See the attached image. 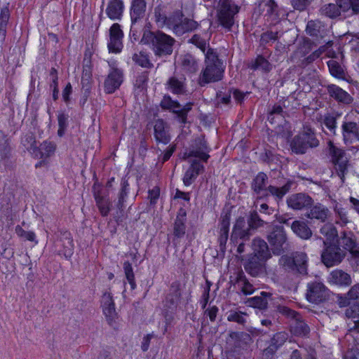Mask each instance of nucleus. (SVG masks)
Instances as JSON below:
<instances>
[{"mask_svg": "<svg viewBox=\"0 0 359 359\" xmlns=\"http://www.w3.org/2000/svg\"><path fill=\"white\" fill-rule=\"evenodd\" d=\"M306 32L318 42L324 39L330 33L325 24H306Z\"/></svg>", "mask_w": 359, "mask_h": 359, "instance_id": "30", "label": "nucleus"}, {"mask_svg": "<svg viewBox=\"0 0 359 359\" xmlns=\"http://www.w3.org/2000/svg\"><path fill=\"white\" fill-rule=\"evenodd\" d=\"M338 243L339 246H342L343 248L341 249L344 250L346 252V250L351 252L355 247V241L351 237L347 236L346 234H344V236L340 237L338 241Z\"/></svg>", "mask_w": 359, "mask_h": 359, "instance_id": "58", "label": "nucleus"}, {"mask_svg": "<svg viewBox=\"0 0 359 359\" xmlns=\"http://www.w3.org/2000/svg\"><path fill=\"white\" fill-rule=\"evenodd\" d=\"M284 111L283 109V107L279 104H274L271 109L269 111L268 114V121L273 123H274L275 116H280L281 118H283Z\"/></svg>", "mask_w": 359, "mask_h": 359, "instance_id": "62", "label": "nucleus"}, {"mask_svg": "<svg viewBox=\"0 0 359 359\" xmlns=\"http://www.w3.org/2000/svg\"><path fill=\"white\" fill-rule=\"evenodd\" d=\"M279 265L285 271L293 274L305 276L308 273V257L303 252H294L290 255L281 256Z\"/></svg>", "mask_w": 359, "mask_h": 359, "instance_id": "5", "label": "nucleus"}, {"mask_svg": "<svg viewBox=\"0 0 359 359\" xmlns=\"http://www.w3.org/2000/svg\"><path fill=\"white\" fill-rule=\"evenodd\" d=\"M132 60L135 64L143 68L151 69L154 67L153 63L149 60V55L144 51L134 53Z\"/></svg>", "mask_w": 359, "mask_h": 359, "instance_id": "45", "label": "nucleus"}, {"mask_svg": "<svg viewBox=\"0 0 359 359\" xmlns=\"http://www.w3.org/2000/svg\"><path fill=\"white\" fill-rule=\"evenodd\" d=\"M190 166L185 172L183 177V183L185 186H190L197 178V177L205 171L204 165L197 159H190L188 161Z\"/></svg>", "mask_w": 359, "mask_h": 359, "instance_id": "21", "label": "nucleus"}, {"mask_svg": "<svg viewBox=\"0 0 359 359\" xmlns=\"http://www.w3.org/2000/svg\"><path fill=\"white\" fill-rule=\"evenodd\" d=\"M189 43H191L195 45L197 48H198L203 53L205 54L206 46L208 44L206 40L203 39L198 34H194L189 40Z\"/></svg>", "mask_w": 359, "mask_h": 359, "instance_id": "61", "label": "nucleus"}, {"mask_svg": "<svg viewBox=\"0 0 359 359\" xmlns=\"http://www.w3.org/2000/svg\"><path fill=\"white\" fill-rule=\"evenodd\" d=\"M236 283L240 287L241 292L245 295L251 294L255 291L253 285L249 282L242 271L238 272Z\"/></svg>", "mask_w": 359, "mask_h": 359, "instance_id": "44", "label": "nucleus"}, {"mask_svg": "<svg viewBox=\"0 0 359 359\" xmlns=\"http://www.w3.org/2000/svg\"><path fill=\"white\" fill-rule=\"evenodd\" d=\"M210 147L208 146L204 137H199L194 140L189 148L183 155V159H197L203 163L208 162L210 158Z\"/></svg>", "mask_w": 359, "mask_h": 359, "instance_id": "8", "label": "nucleus"}, {"mask_svg": "<svg viewBox=\"0 0 359 359\" xmlns=\"http://www.w3.org/2000/svg\"><path fill=\"white\" fill-rule=\"evenodd\" d=\"M126 199L118 196V200L116 202L115 206L116 208V212L114 214V218L115 221L118 223L122 221L123 216V212L125 209V202Z\"/></svg>", "mask_w": 359, "mask_h": 359, "instance_id": "56", "label": "nucleus"}, {"mask_svg": "<svg viewBox=\"0 0 359 359\" xmlns=\"http://www.w3.org/2000/svg\"><path fill=\"white\" fill-rule=\"evenodd\" d=\"M123 268L126 278L130 285L131 290H135L136 288V283L132 264L128 261H126L123 263Z\"/></svg>", "mask_w": 359, "mask_h": 359, "instance_id": "50", "label": "nucleus"}, {"mask_svg": "<svg viewBox=\"0 0 359 359\" xmlns=\"http://www.w3.org/2000/svg\"><path fill=\"white\" fill-rule=\"evenodd\" d=\"M247 313L242 311L231 310L227 313V320L229 322L237 323L239 325H244L246 323L245 316Z\"/></svg>", "mask_w": 359, "mask_h": 359, "instance_id": "51", "label": "nucleus"}, {"mask_svg": "<svg viewBox=\"0 0 359 359\" xmlns=\"http://www.w3.org/2000/svg\"><path fill=\"white\" fill-rule=\"evenodd\" d=\"M55 142L45 140L39 147L34 149L32 156L36 158L46 159L55 153Z\"/></svg>", "mask_w": 359, "mask_h": 359, "instance_id": "29", "label": "nucleus"}, {"mask_svg": "<svg viewBox=\"0 0 359 359\" xmlns=\"http://www.w3.org/2000/svg\"><path fill=\"white\" fill-rule=\"evenodd\" d=\"M252 234V231L247 226L245 218L239 217L233 226L230 244L237 247V252L241 254L245 252V242L250 240Z\"/></svg>", "mask_w": 359, "mask_h": 359, "instance_id": "6", "label": "nucleus"}, {"mask_svg": "<svg viewBox=\"0 0 359 359\" xmlns=\"http://www.w3.org/2000/svg\"><path fill=\"white\" fill-rule=\"evenodd\" d=\"M266 239L274 255H280L287 248V236L283 226H273L269 231Z\"/></svg>", "mask_w": 359, "mask_h": 359, "instance_id": "10", "label": "nucleus"}, {"mask_svg": "<svg viewBox=\"0 0 359 359\" xmlns=\"http://www.w3.org/2000/svg\"><path fill=\"white\" fill-rule=\"evenodd\" d=\"M145 45H150L156 56L163 57L172 53L175 40L161 32L147 33L144 37Z\"/></svg>", "mask_w": 359, "mask_h": 359, "instance_id": "4", "label": "nucleus"}, {"mask_svg": "<svg viewBox=\"0 0 359 359\" xmlns=\"http://www.w3.org/2000/svg\"><path fill=\"white\" fill-rule=\"evenodd\" d=\"M106 11L111 20H120L123 11V1L121 0H110Z\"/></svg>", "mask_w": 359, "mask_h": 359, "instance_id": "37", "label": "nucleus"}, {"mask_svg": "<svg viewBox=\"0 0 359 359\" xmlns=\"http://www.w3.org/2000/svg\"><path fill=\"white\" fill-rule=\"evenodd\" d=\"M351 276L341 269L333 270L329 275L328 282L339 286H348L351 283Z\"/></svg>", "mask_w": 359, "mask_h": 359, "instance_id": "32", "label": "nucleus"}, {"mask_svg": "<svg viewBox=\"0 0 359 359\" xmlns=\"http://www.w3.org/2000/svg\"><path fill=\"white\" fill-rule=\"evenodd\" d=\"M265 222L261 219L257 211L250 212L247 226L250 228L251 231L263 226Z\"/></svg>", "mask_w": 359, "mask_h": 359, "instance_id": "48", "label": "nucleus"}, {"mask_svg": "<svg viewBox=\"0 0 359 359\" xmlns=\"http://www.w3.org/2000/svg\"><path fill=\"white\" fill-rule=\"evenodd\" d=\"M193 104L191 102L187 103L183 107L180 104V111H177V117L182 123L187 121V114L191 110Z\"/></svg>", "mask_w": 359, "mask_h": 359, "instance_id": "64", "label": "nucleus"}, {"mask_svg": "<svg viewBox=\"0 0 359 359\" xmlns=\"http://www.w3.org/2000/svg\"><path fill=\"white\" fill-rule=\"evenodd\" d=\"M205 68L202 71L199 83L201 86L222 79L224 67L217 53L211 48H208L205 53Z\"/></svg>", "mask_w": 359, "mask_h": 359, "instance_id": "2", "label": "nucleus"}, {"mask_svg": "<svg viewBox=\"0 0 359 359\" xmlns=\"http://www.w3.org/2000/svg\"><path fill=\"white\" fill-rule=\"evenodd\" d=\"M103 313L107 318L108 323L114 326L117 313L115 309V304L113 297L109 292H104L101 300Z\"/></svg>", "mask_w": 359, "mask_h": 359, "instance_id": "22", "label": "nucleus"}, {"mask_svg": "<svg viewBox=\"0 0 359 359\" xmlns=\"http://www.w3.org/2000/svg\"><path fill=\"white\" fill-rule=\"evenodd\" d=\"M170 20H172V22H196L194 20L191 11L187 8L173 12Z\"/></svg>", "mask_w": 359, "mask_h": 359, "instance_id": "42", "label": "nucleus"}, {"mask_svg": "<svg viewBox=\"0 0 359 359\" xmlns=\"http://www.w3.org/2000/svg\"><path fill=\"white\" fill-rule=\"evenodd\" d=\"M287 206L294 210L308 209L313 204V198L305 193L290 195L286 201Z\"/></svg>", "mask_w": 359, "mask_h": 359, "instance_id": "17", "label": "nucleus"}, {"mask_svg": "<svg viewBox=\"0 0 359 359\" xmlns=\"http://www.w3.org/2000/svg\"><path fill=\"white\" fill-rule=\"evenodd\" d=\"M248 67L252 70H260L264 73L271 71L273 65L263 55H258L255 60L248 64Z\"/></svg>", "mask_w": 359, "mask_h": 359, "instance_id": "38", "label": "nucleus"}, {"mask_svg": "<svg viewBox=\"0 0 359 359\" xmlns=\"http://www.w3.org/2000/svg\"><path fill=\"white\" fill-rule=\"evenodd\" d=\"M272 294L266 292H262L260 296H255L248 299L250 306L261 310H266L268 307V299H270Z\"/></svg>", "mask_w": 359, "mask_h": 359, "instance_id": "43", "label": "nucleus"}, {"mask_svg": "<svg viewBox=\"0 0 359 359\" xmlns=\"http://www.w3.org/2000/svg\"><path fill=\"white\" fill-rule=\"evenodd\" d=\"M96 205L102 217H107L110 210L111 203L108 198H100L96 202Z\"/></svg>", "mask_w": 359, "mask_h": 359, "instance_id": "55", "label": "nucleus"}, {"mask_svg": "<svg viewBox=\"0 0 359 359\" xmlns=\"http://www.w3.org/2000/svg\"><path fill=\"white\" fill-rule=\"evenodd\" d=\"M147 4L145 0H133L130 7V17L132 22L141 20L146 11Z\"/></svg>", "mask_w": 359, "mask_h": 359, "instance_id": "36", "label": "nucleus"}, {"mask_svg": "<svg viewBox=\"0 0 359 359\" xmlns=\"http://www.w3.org/2000/svg\"><path fill=\"white\" fill-rule=\"evenodd\" d=\"M181 297L180 283L178 281H175L172 283L169 292L166 295L165 301V306L170 309H175L180 302Z\"/></svg>", "mask_w": 359, "mask_h": 359, "instance_id": "26", "label": "nucleus"}, {"mask_svg": "<svg viewBox=\"0 0 359 359\" xmlns=\"http://www.w3.org/2000/svg\"><path fill=\"white\" fill-rule=\"evenodd\" d=\"M21 143L32 154L34 152V149L37 147L36 137L32 133L25 135L22 138Z\"/></svg>", "mask_w": 359, "mask_h": 359, "instance_id": "53", "label": "nucleus"}, {"mask_svg": "<svg viewBox=\"0 0 359 359\" xmlns=\"http://www.w3.org/2000/svg\"><path fill=\"white\" fill-rule=\"evenodd\" d=\"M154 136L157 144H168L171 140L169 127L163 119L158 118L154 121Z\"/></svg>", "mask_w": 359, "mask_h": 359, "instance_id": "23", "label": "nucleus"}, {"mask_svg": "<svg viewBox=\"0 0 359 359\" xmlns=\"http://www.w3.org/2000/svg\"><path fill=\"white\" fill-rule=\"evenodd\" d=\"M341 134L346 145L359 141V121H344L341 125Z\"/></svg>", "mask_w": 359, "mask_h": 359, "instance_id": "19", "label": "nucleus"}, {"mask_svg": "<svg viewBox=\"0 0 359 359\" xmlns=\"http://www.w3.org/2000/svg\"><path fill=\"white\" fill-rule=\"evenodd\" d=\"M289 339V334L285 331L278 332L271 337L269 345L264 351L266 355H273L281 348Z\"/></svg>", "mask_w": 359, "mask_h": 359, "instance_id": "24", "label": "nucleus"}, {"mask_svg": "<svg viewBox=\"0 0 359 359\" xmlns=\"http://www.w3.org/2000/svg\"><path fill=\"white\" fill-rule=\"evenodd\" d=\"M292 232L303 240L311 238L313 233L308 224L301 220H294L290 224Z\"/></svg>", "mask_w": 359, "mask_h": 359, "instance_id": "33", "label": "nucleus"}, {"mask_svg": "<svg viewBox=\"0 0 359 359\" xmlns=\"http://www.w3.org/2000/svg\"><path fill=\"white\" fill-rule=\"evenodd\" d=\"M252 253L250 255H256L266 261L271 257L267 243L259 237H256L252 240Z\"/></svg>", "mask_w": 359, "mask_h": 359, "instance_id": "25", "label": "nucleus"}, {"mask_svg": "<svg viewBox=\"0 0 359 359\" xmlns=\"http://www.w3.org/2000/svg\"><path fill=\"white\" fill-rule=\"evenodd\" d=\"M290 332L296 337H307L310 333V327L302 320L301 316L299 314L290 325Z\"/></svg>", "mask_w": 359, "mask_h": 359, "instance_id": "35", "label": "nucleus"}, {"mask_svg": "<svg viewBox=\"0 0 359 359\" xmlns=\"http://www.w3.org/2000/svg\"><path fill=\"white\" fill-rule=\"evenodd\" d=\"M230 222V212L222 214L219 221L217 242L219 243V251L223 254H224L226 251V245L229 239Z\"/></svg>", "mask_w": 359, "mask_h": 359, "instance_id": "15", "label": "nucleus"}, {"mask_svg": "<svg viewBox=\"0 0 359 359\" xmlns=\"http://www.w3.org/2000/svg\"><path fill=\"white\" fill-rule=\"evenodd\" d=\"M261 159L263 162L270 164L275 161H278V157L272 150L265 149L264 152L261 154Z\"/></svg>", "mask_w": 359, "mask_h": 359, "instance_id": "63", "label": "nucleus"}, {"mask_svg": "<svg viewBox=\"0 0 359 359\" xmlns=\"http://www.w3.org/2000/svg\"><path fill=\"white\" fill-rule=\"evenodd\" d=\"M10 151V147L6 135L0 130V155L2 158L8 156Z\"/></svg>", "mask_w": 359, "mask_h": 359, "instance_id": "57", "label": "nucleus"}, {"mask_svg": "<svg viewBox=\"0 0 359 359\" xmlns=\"http://www.w3.org/2000/svg\"><path fill=\"white\" fill-rule=\"evenodd\" d=\"M160 105L162 109L169 110L175 114H177V111H180V103L177 101L173 100L168 95L163 96Z\"/></svg>", "mask_w": 359, "mask_h": 359, "instance_id": "46", "label": "nucleus"}, {"mask_svg": "<svg viewBox=\"0 0 359 359\" xmlns=\"http://www.w3.org/2000/svg\"><path fill=\"white\" fill-rule=\"evenodd\" d=\"M68 118L69 116L63 111L59 112L57 114V135L60 137H63L65 134V132L68 127Z\"/></svg>", "mask_w": 359, "mask_h": 359, "instance_id": "52", "label": "nucleus"}, {"mask_svg": "<svg viewBox=\"0 0 359 359\" xmlns=\"http://www.w3.org/2000/svg\"><path fill=\"white\" fill-rule=\"evenodd\" d=\"M165 88L175 95H184L187 93L186 79L183 76H172L166 81Z\"/></svg>", "mask_w": 359, "mask_h": 359, "instance_id": "28", "label": "nucleus"}, {"mask_svg": "<svg viewBox=\"0 0 359 359\" xmlns=\"http://www.w3.org/2000/svg\"><path fill=\"white\" fill-rule=\"evenodd\" d=\"M276 6L273 0H261L255 8L253 15L259 16L262 14L264 16L269 15L273 13Z\"/></svg>", "mask_w": 359, "mask_h": 359, "instance_id": "41", "label": "nucleus"}, {"mask_svg": "<svg viewBox=\"0 0 359 359\" xmlns=\"http://www.w3.org/2000/svg\"><path fill=\"white\" fill-rule=\"evenodd\" d=\"M187 212L184 209L180 208L177 214L176 219L173 223L174 240L180 239L186 233Z\"/></svg>", "mask_w": 359, "mask_h": 359, "instance_id": "27", "label": "nucleus"}, {"mask_svg": "<svg viewBox=\"0 0 359 359\" xmlns=\"http://www.w3.org/2000/svg\"><path fill=\"white\" fill-rule=\"evenodd\" d=\"M240 7L231 0H219L217 16L219 22H233Z\"/></svg>", "mask_w": 359, "mask_h": 359, "instance_id": "11", "label": "nucleus"}, {"mask_svg": "<svg viewBox=\"0 0 359 359\" xmlns=\"http://www.w3.org/2000/svg\"><path fill=\"white\" fill-rule=\"evenodd\" d=\"M150 27L142 24H132L130 27V35L135 41L140 39V43L145 45L144 37L147 33H151Z\"/></svg>", "mask_w": 359, "mask_h": 359, "instance_id": "39", "label": "nucleus"}, {"mask_svg": "<svg viewBox=\"0 0 359 359\" xmlns=\"http://www.w3.org/2000/svg\"><path fill=\"white\" fill-rule=\"evenodd\" d=\"M123 70L109 72L104 81V91L107 94H112L118 90L123 82Z\"/></svg>", "mask_w": 359, "mask_h": 359, "instance_id": "18", "label": "nucleus"}, {"mask_svg": "<svg viewBox=\"0 0 359 359\" xmlns=\"http://www.w3.org/2000/svg\"><path fill=\"white\" fill-rule=\"evenodd\" d=\"M15 232L19 237L22 238L25 240L33 241L36 243H38V241H36V235L33 231H27L24 230L20 226L18 225L15 227Z\"/></svg>", "mask_w": 359, "mask_h": 359, "instance_id": "60", "label": "nucleus"}, {"mask_svg": "<svg viewBox=\"0 0 359 359\" xmlns=\"http://www.w3.org/2000/svg\"><path fill=\"white\" fill-rule=\"evenodd\" d=\"M328 292L322 283L311 282L307 285L306 299L309 302L318 304L327 299Z\"/></svg>", "mask_w": 359, "mask_h": 359, "instance_id": "14", "label": "nucleus"}, {"mask_svg": "<svg viewBox=\"0 0 359 359\" xmlns=\"http://www.w3.org/2000/svg\"><path fill=\"white\" fill-rule=\"evenodd\" d=\"M123 32L120 28L119 24H113L109 29V42L108 48L109 52L118 53L123 48L122 39Z\"/></svg>", "mask_w": 359, "mask_h": 359, "instance_id": "20", "label": "nucleus"}, {"mask_svg": "<svg viewBox=\"0 0 359 359\" xmlns=\"http://www.w3.org/2000/svg\"><path fill=\"white\" fill-rule=\"evenodd\" d=\"M269 177L264 172H259L252 179L250 188L257 200L272 196L276 201H281L290 192L295 182L290 179H283L281 186L268 185Z\"/></svg>", "mask_w": 359, "mask_h": 359, "instance_id": "1", "label": "nucleus"}, {"mask_svg": "<svg viewBox=\"0 0 359 359\" xmlns=\"http://www.w3.org/2000/svg\"><path fill=\"white\" fill-rule=\"evenodd\" d=\"M320 141L314 129L309 125H304L302 130L292 139L290 148L292 153L302 155L310 149L318 147Z\"/></svg>", "mask_w": 359, "mask_h": 359, "instance_id": "3", "label": "nucleus"}, {"mask_svg": "<svg viewBox=\"0 0 359 359\" xmlns=\"http://www.w3.org/2000/svg\"><path fill=\"white\" fill-rule=\"evenodd\" d=\"M180 62L182 69L187 73L194 74L198 69V64L196 59L189 53L182 55Z\"/></svg>", "mask_w": 359, "mask_h": 359, "instance_id": "40", "label": "nucleus"}, {"mask_svg": "<svg viewBox=\"0 0 359 359\" xmlns=\"http://www.w3.org/2000/svg\"><path fill=\"white\" fill-rule=\"evenodd\" d=\"M327 66L332 76L341 77L344 75V70L338 62L333 60H329L327 62Z\"/></svg>", "mask_w": 359, "mask_h": 359, "instance_id": "59", "label": "nucleus"}, {"mask_svg": "<svg viewBox=\"0 0 359 359\" xmlns=\"http://www.w3.org/2000/svg\"><path fill=\"white\" fill-rule=\"evenodd\" d=\"M266 260L249 255L243 263L245 271L252 277H261L266 274Z\"/></svg>", "mask_w": 359, "mask_h": 359, "instance_id": "13", "label": "nucleus"}, {"mask_svg": "<svg viewBox=\"0 0 359 359\" xmlns=\"http://www.w3.org/2000/svg\"><path fill=\"white\" fill-rule=\"evenodd\" d=\"M321 234L327 238L325 241L331 242L335 237L337 236V231L336 228L331 224H324L320 229Z\"/></svg>", "mask_w": 359, "mask_h": 359, "instance_id": "54", "label": "nucleus"}, {"mask_svg": "<svg viewBox=\"0 0 359 359\" xmlns=\"http://www.w3.org/2000/svg\"><path fill=\"white\" fill-rule=\"evenodd\" d=\"M329 154L334 170L341 179V183H344L345 175L348 172L349 161L347 154L344 149L336 147L332 142L329 143Z\"/></svg>", "mask_w": 359, "mask_h": 359, "instance_id": "9", "label": "nucleus"}, {"mask_svg": "<svg viewBox=\"0 0 359 359\" xmlns=\"http://www.w3.org/2000/svg\"><path fill=\"white\" fill-rule=\"evenodd\" d=\"M350 6L346 0H336V4H328L324 5L321 9V13L330 18L334 19L338 16L347 15L349 12Z\"/></svg>", "mask_w": 359, "mask_h": 359, "instance_id": "16", "label": "nucleus"}, {"mask_svg": "<svg viewBox=\"0 0 359 359\" xmlns=\"http://www.w3.org/2000/svg\"><path fill=\"white\" fill-rule=\"evenodd\" d=\"M324 248L320 257L322 263L327 268L339 265L346 255V252L339 245L323 241Z\"/></svg>", "mask_w": 359, "mask_h": 359, "instance_id": "7", "label": "nucleus"}, {"mask_svg": "<svg viewBox=\"0 0 359 359\" xmlns=\"http://www.w3.org/2000/svg\"><path fill=\"white\" fill-rule=\"evenodd\" d=\"M54 248L57 255H63L67 259H70L74 249L71 233L68 231H60L54 242Z\"/></svg>", "mask_w": 359, "mask_h": 359, "instance_id": "12", "label": "nucleus"}, {"mask_svg": "<svg viewBox=\"0 0 359 359\" xmlns=\"http://www.w3.org/2000/svg\"><path fill=\"white\" fill-rule=\"evenodd\" d=\"M310 210L306 212L305 216L310 219H316L321 222H325L329 210L327 208L320 203H317L315 205H311Z\"/></svg>", "mask_w": 359, "mask_h": 359, "instance_id": "34", "label": "nucleus"}, {"mask_svg": "<svg viewBox=\"0 0 359 359\" xmlns=\"http://www.w3.org/2000/svg\"><path fill=\"white\" fill-rule=\"evenodd\" d=\"M327 89L329 95L339 102L348 104L353 100V97L347 92L336 85H329Z\"/></svg>", "mask_w": 359, "mask_h": 359, "instance_id": "31", "label": "nucleus"}, {"mask_svg": "<svg viewBox=\"0 0 359 359\" xmlns=\"http://www.w3.org/2000/svg\"><path fill=\"white\" fill-rule=\"evenodd\" d=\"M172 29L177 36H182L184 34L195 30L198 28V24H171Z\"/></svg>", "mask_w": 359, "mask_h": 359, "instance_id": "47", "label": "nucleus"}, {"mask_svg": "<svg viewBox=\"0 0 359 359\" xmlns=\"http://www.w3.org/2000/svg\"><path fill=\"white\" fill-rule=\"evenodd\" d=\"M337 118V116L327 113L323 118V123L329 130L330 134L333 135H336Z\"/></svg>", "mask_w": 359, "mask_h": 359, "instance_id": "49", "label": "nucleus"}]
</instances>
